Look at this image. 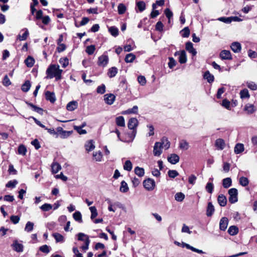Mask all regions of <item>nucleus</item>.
Masks as SVG:
<instances>
[{"label": "nucleus", "mask_w": 257, "mask_h": 257, "mask_svg": "<svg viewBox=\"0 0 257 257\" xmlns=\"http://www.w3.org/2000/svg\"><path fill=\"white\" fill-rule=\"evenodd\" d=\"M138 81L139 83L142 86H144L146 83V78L142 75H140L138 77Z\"/></svg>", "instance_id": "64"}, {"label": "nucleus", "mask_w": 257, "mask_h": 257, "mask_svg": "<svg viewBox=\"0 0 257 257\" xmlns=\"http://www.w3.org/2000/svg\"><path fill=\"white\" fill-rule=\"evenodd\" d=\"M123 167L124 170L127 171H131L133 168V165L131 161H126L123 165Z\"/></svg>", "instance_id": "39"}, {"label": "nucleus", "mask_w": 257, "mask_h": 257, "mask_svg": "<svg viewBox=\"0 0 257 257\" xmlns=\"http://www.w3.org/2000/svg\"><path fill=\"white\" fill-rule=\"evenodd\" d=\"M246 86L248 88L252 90H256L257 89V84L254 82H247L246 83Z\"/></svg>", "instance_id": "57"}, {"label": "nucleus", "mask_w": 257, "mask_h": 257, "mask_svg": "<svg viewBox=\"0 0 257 257\" xmlns=\"http://www.w3.org/2000/svg\"><path fill=\"white\" fill-rule=\"evenodd\" d=\"M217 201L221 206H225L226 204V198L223 194H220L218 196Z\"/></svg>", "instance_id": "21"}, {"label": "nucleus", "mask_w": 257, "mask_h": 257, "mask_svg": "<svg viewBox=\"0 0 257 257\" xmlns=\"http://www.w3.org/2000/svg\"><path fill=\"white\" fill-rule=\"evenodd\" d=\"M218 20L226 24H229L232 22L231 17H220L218 19Z\"/></svg>", "instance_id": "59"}, {"label": "nucleus", "mask_w": 257, "mask_h": 257, "mask_svg": "<svg viewBox=\"0 0 257 257\" xmlns=\"http://www.w3.org/2000/svg\"><path fill=\"white\" fill-rule=\"evenodd\" d=\"M168 161L171 164H176L179 162L180 157L176 154H172L167 158Z\"/></svg>", "instance_id": "10"}, {"label": "nucleus", "mask_w": 257, "mask_h": 257, "mask_svg": "<svg viewBox=\"0 0 257 257\" xmlns=\"http://www.w3.org/2000/svg\"><path fill=\"white\" fill-rule=\"evenodd\" d=\"M179 147L184 150H187L189 148V144L184 140H181L179 143Z\"/></svg>", "instance_id": "36"}, {"label": "nucleus", "mask_w": 257, "mask_h": 257, "mask_svg": "<svg viewBox=\"0 0 257 257\" xmlns=\"http://www.w3.org/2000/svg\"><path fill=\"white\" fill-rule=\"evenodd\" d=\"M181 36L184 38H188L190 35V30L188 27L184 28L180 32Z\"/></svg>", "instance_id": "43"}, {"label": "nucleus", "mask_w": 257, "mask_h": 257, "mask_svg": "<svg viewBox=\"0 0 257 257\" xmlns=\"http://www.w3.org/2000/svg\"><path fill=\"white\" fill-rule=\"evenodd\" d=\"M12 246L13 249L18 252H21L24 249L23 245L22 243H19L17 240L13 241Z\"/></svg>", "instance_id": "9"}, {"label": "nucleus", "mask_w": 257, "mask_h": 257, "mask_svg": "<svg viewBox=\"0 0 257 257\" xmlns=\"http://www.w3.org/2000/svg\"><path fill=\"white\" fill-rule=\"evenodd\" d=\"M115 99V96L111 93H107L104 95V100L108 105H111L114 102Z\"/></svg>", "instance_id": "8"}, {"label": "nucleus", "mask_w": 257, "mask_h": 257, "mask_svg": "<svg viewBox=\"0 0 257 257\" xmlns=\"http://www.w3.org/2000/svg\"><path fill=\"white\" fill-rule=\"evenodd\" d=\"M116 123L118 126H124L125 122L124 117L122 116H118L116 118Z\"/></svg>", "instance_id": "34"}, {"label": "nucleus", "mask_w": 257, "mask_h": 257, "mask_svg": "<svg viewBox=\"0 0 257 257\" xmlns=\"http://www.w3.org/2000/svg\"><path fill=\"white\" fill-rule=\"evenodd\" d=\"M109 32L114 37H116L118 34V30L115 27H110L109 29Z\"/></svg>", "instance_id": "51"}, {"label": "nucleus", "mask_w": 257, "mask_h": 257, "mask_svg": "<svg viewBox=\"0 0 257 257\" xmlns=\"http://www.w3.org/2000/svg\"><path fill=\"white\" fill-rule=\"evenodd\" d=\"M62 71L63 70L59 68V65H50L46 70L47 78L51 79L55 77L56 80H59L61 78Z\"/></svg>", "instance_id": "1"}, {"label": "nucleus", "mask_w": 257, "mask_h": 257, "mask_svg": "<svg viewBox=\"0 0 257 257\" xmlns=\"http://www.w3.org/2000/svg\"><path fill=\"white\" fill-rule=\"evenodd\" d=\"M89 209L91 213V219H93L98 215L96 208L95 206H91L89 207Z\"/></svg>", "instance_id": "45"}, {"label": "nucleus", "mask_w": 257, "mask_h": 257, "mask_svg": "<svg viewBox=\"0 0 257 257\" xmlns=\"http://www.w3.org/2000/svg\"><path fill=\"white\" fill-rule=\"evenodd\" d=\"M135 174L140 177H143L145 174V170L144 168L140 167H136L134 170Z\"/></svg>", "instance_id": "28"}, {"label": "nucleus", "mask_w": 257, "mask_h": 257, "mask_svg": "<svg viewBox=\"0 0 257 257\" xmlns=\"http://www.w3.org/2000/svg\"><path fill=\"white\" fill-rule=\"evenodd\" d=\"M95 50V47L94 45H91L88 46L86 48V52L88 55H92L93 54Z\"/></svg>", "instance_id": "52"}, {"label": "nucleus", "mask_w": 257, "mask_h": 257, "mask_svg": "<svg viewBox=\"0 0 257 257\" xmlns=\"http://www.w3.org/2000/svg\"><path fill=\"white\" fill-rule=\"evenodd\" d=\"M73 217L76 221L79 222H82V215L79 211H76L75 213H74L73 214Z\"/></svg>", "instance_id": "44"}, {"label": "nucleus", "mask_w": 257, "mask_h": 257, "mask_svg": "<svg viewBox=\"0 0 257 257\" xmlns=\"http://www.w3.org/2000/svg\"><path fill=\"white\" fill-rule=\"evenodd\" d=\"M174 55L175 56H179L178 60L181 64H184L187 62V56L184 50L177 51L175 53Z\"/></svg>", "instance_id": "5"}, {"label": "nucleus", "mask_w": 257, "mask_h": 257, "mask_svg": "<svg viewBox=\"0 0 257 257\" xmlns=\"http://www.w3.org/2000/svg\"><path fill=\"white\" fill-rule=\"evenodd\" d=\"M168 175L170 178H175L179 175V173L176 170H169L168 172Z\"/></svg>", "instance_id": "58"}, {"label": "nucleus", "mask_w": 257, "mask_h": 257, "mask_svg": "<svg viewBox=\"0 0 257 257\" xmlns=\"http://www.w3.org/2000/svg\"><path fill=\"white\" fill-rule=\"evenodd\" d=\"M229 201L231 203H234L238 200V191L236 188H231L228 190Z\"/></svg>", "instance_id": "2"}, {"label": "nucleus", "mask_w": 257, "mask_h": 257, "mask_svg": "<svg viewBox=\"0 0 257 257\" xmlns=\"http://www.w3.org/2000/svg\"><path fill=\"white\" fill-rule=\"evenodd\" d=\"M18 154L24 156L27 152V149L23 145H21L18 148Z\"/></svg>", "instance_id": "49"}, {"label": "nucleus", "mask_w": 257, "mask_h": 257, "mask_svg": "<svg viewBox=\"0 0 257 257\" xmlns=\"http://www.w3.org/2000/svg\"><path fill=\"white\" fill-rule=\"evenodd\" d=\"M185 247L187 248L188 249H190L194 252H196L200 254L204 253V252L203 251V250L196 248L187 243H186V244H185Z\"/></svg>", "instance_id": "37"}, {"label": "nucleus", "mask_w": 257, "mask_h": 257, "mask_svg": "<svg viewBox=\"0 0 257 257\" xmlns=\"http://www.w3.org/2000/svg\"><path fill=\"white\" fill-rule=\"evenodd\" d=\"M117 9L118 13L120 15L123 14L126 11V7L123 4H119Z\"/></svg>", "instance_id": "53"}, {"label": "nucleus", "mask_w": 257, "mask_h": 257, "mask_svg": "<svg viewBox=\"0 0 257 257\" xmlns=\"http://www.w3.org/2000/svg\"><path fill=\"white\" fill-rule=\"evenodd\" d=\"M52 172L53 174H56L61 169V165L57 162H53L51 165Z\"/></svg>", "instance_id": "19"}, {"label": "nucleus", "mask_w": 257, "mask_h": 257, "mask_svg": "<svg viewBox=\"0 0 257 257\" xmlns=\"http://www.w3.org/2000/svg\"><path fill=\"white\" fill-rule=\"evenodd\" d=\"M185 198V195L182 192L177 193L175 195V199L178 202H182Z\"/></svg>", "instance_id": "42"}, {"label": "nucleus", "mask_w": 257, "mask_h": 257, "mask_svg": "<svg viewBox=\"0 0 257 257\" xmlns=\"http://www.w3.org/2000/svg\"><path fill=\"white\" fill-rule=\"evenodd\" d=\"M136 58V56L134 54L129 53L125 56L124 60L126 63H132Z\"/></svg>", "instance_id": "33"}, {"label": "nucleus", "mask_w": 257, "mask_h": 257, "mask_svg": "<svg viewBox=\"0 0 257 257\" xmlns=\"http://www.w3.org/2000/svg\"><path fill=\"white\" fill-rule=\"evenodd\" d=\"M228 220L226 217H222L220 220L219 228L221 230H225L228 225Z\"/></svg>", "instance_id": "13"}, {"label": "nucleus", "mask_w": 257, "mask_h": 257, "mask_svg": "<svg viewBox=\"0 0 257 257\" xmlns=\"http://www.w3.org/2000/svg\"><path fill=\"white\" fill-rule=\"evenodd\" d=\"M77 107V102L75 101L69 102L66 106V108L69 111H73L76 109Z\"/></svg>", "instance_id": "24"}, {"label": "nucleus", "mask_w": 257, "mask_h": 257, "mask_svg": "<svg viewBox=\"0 0 257 257\" xmlns=\"http://www.w3.org/2000/svg\"><path fill=\"white\" fill-rule=\"evenodd\" d=\"M136 6L140 12H142L146 9V4L144 1H137Z\"/></svg>", "instance_id": "26"}, {"label": "nucleus", "mask_w": 257, "mask_h": 257, "mask_svg": "<svg viewBox=\"0 0 257 257\" xmlns=\"http://www.w3.org/2000/svg\"><path fill=\"white\" fill-rule=\"evenodd\" d=\"M56 133L60 135V136L62 139H65L68 137L72 133V131H66L63 130L62 127H58L56 128Z\"/></svg>", "instance_id": "6"}, {"label": "nucleus", "mask_w": 257, "mask_h": 257, "mask_svg": "<svg viewBox=\"0 0 257 257\" xmlns=\"http://www.w3.org/2000/svg\"><path fill=\"white\" fill-rule=\"evenodd\" d=\"M117 73V69L115 67H112L108 69L107 75L110 78L114 77Z\"/></svg>", "instance_id": "29"}, {"label": "nucleus", "mask_w": 257, "mask_h": 257, "mask_svg": "<svg viewBox=\"0 0 257 257\" xmlns=\"http://www.w3.org/2000/svg\"><path fill=\"white\" fill-rule=\"evenodd\" d=\"M214 212V207L211 202H208L207 210L206 215L207 216H211Z\"/></svg>", "instance_id": "22"}, {"label": "nucleus", "mask_w": 257, "mask_h": 257, "mask_svg": "<svg viewBox=\"0 0 257 257\" xmlns=\"http://www.w3.org/2000/svg\"><path fill=\"white\" fill-rule=\"evenodd\" d=\"M163 147L160 142H156L154 146L153 154L155 156H160L162 153Z\"/></svg>", "instance_id": "7"}, {"label": "nucleus", "mask_w": 257, "mask_h": 257, "mask_svg": "<svg viewBox=\"0 0 257 257\" xmlns=\"http://www.w3.org/2000/svg\"><path fill=\"white\" fill-rule=\"evenodd\" d=\"M25 32L22 35H18L17 36V39H19L20 41H25L27 39V37L29 35V32L27 29H25Z\"/></svg>", "instance_id": "46"}, {"label": "nucleus", "mask_w": 257, "mask_h": 257, "mask_svg": "<svg viewBox=\"0 0 257 257\" xmlns=\"http://www.w3.org/2000/svg\"><path fill=\"white\" fill-rule=\"evenodd\" d=\"M240 95L241 98H248L250 96L248 91L246 89H244L240 91Z\"/></svg>", "instance_id": "48"}, {"label": "nucleus", "mask_w": 257, "mask_h": 257, "mask_svg": "<svg viewBox=\"0 0 257 257\" xmlns=\"http://www.w3.org/2000/svg\"><path fill=\"white\" fill-rule=\"evenodd\" d=\"M93 156L96 161H101L102 155L100 152L94 153Z\"/></svg>", "instance_id": "60"}, {"label": "nucleus", "mask_w": 257, "mask_h": 257, "mask_svg": "<svg viewBox=\"0 0 257 257\" xmlns=\"http://www.w3.org/2000/svg\"><path fill=\"white\" fill-rule=\"evenodd\" d=\"M169 60L168 66L172 69L176 65V61L173 57H169Z\"/></svg>", "instance_id": "62"}, {"label": "nucleus", "mask_w": 257, "mask_h": 257, "mask_svg": "<svg viewBox=\"0 0 257 257\" xmlns=\"http://www.w3.org/2000/svg\"><path fill=\"white\" fill-rule=\"evenodd\" d=\"M232 185V181L230 178H226L222 180V185L224 188H228Z\"/></svg>", "instance_id": "27"}, {"label": "nucleus", "mask_w": 257, "mask_h": 257, "mask_svg": "<svg viewBox=\"0 0 257 257\" xmlns=\"http://www.w3.org/2000/svg\"><path fill=\"white\" fill-rule=\"evenodd\" d=\"M186 49L193 56H195L197 54L196 50L193 47V44L190 42L186 43Z\"/></svg>", "instance_id": "14"}, {"label": "nucleus", "mask_w": 257, "mask_h": 257, "mask_svg": "<svg viewBox=\"0 0 257 257\" xmlns=\"http://www.w3.org/2000/svg\"><path fill=\"white\" fill-rule=\"evenodd\" d=\"M3 84L5 86H9L11 84V82L7 75H5L3 79Z\"/></svg>", "instance_id": "63"}, {"label": "nucleus", "mask_w": 257, "mask_h": 257, "mask_svg": "<svg viewBox=\"0 0 257 257\" xmlns=\"http://www.w3.org/2000/svg\"><path fill=\"white\" fill-rule=\"evenodd\" d=\"M34 225V224L33 222L31 221L27 222L25 227V230L28 232H31L33 230Z\"/></svg>", "instance_id": "38"}, {"label": "nucleus", "mask_w": 257, "mask_h": 257, "mask_svg": "<svg viewBox=\"0 0 257 257\" xmlns=\"http://www.w3.org/2000/svg\"><path fill=\"white\" fill-rule=\"evenodd\" d=\"M222 105L228 110H230L231 109L230 102L226 99L223 100Z\"/></svg>", "instance_id": "61"}, {"label": "nucleus", "mask_w": 257, "mask_h": 257, "mask_svg": "<svg viewBox=\"0 0 257 257\" xmlns=\"http://www.w3.org/2000/svg\"><path fill=\"white\" fill-rule=\"evenodd\" d=\"M34 62L35 60L31 56H28L25 60V63L28 67H32L33 66Z\"/></svg>", "instance_id": "32"}, {"label": "nucleus", "mask_w": 257, "mask_h": 257, "mask_svg": "<svg viewBox=\"0 0 257 257\" xmlns=\"http://www.w3.org/2000/svg\"><path fill=\"white\" fill-rule=\"evenodd\" d=\"M128 190V187L127 183L124 181H122L121 182V185L120 187V191L123 193H125Z\"/></svg>", "instance_id": "41"}, {"label": "nucleus", "mask_w": 257, "mask_h": 257, "mask_svg": "<svg viewBox=\"0 0 257 257\" xmlns=\"http://www.w3.org/2000/svg\"><path fill=\"white\" fill-rule=\"evenodd\" d=\"M244 110L246 111L248 114H252L255 111L254 106L253 104L249 103L245 105Z\"/></svg>", "instance_id": "20"}, {"label": "nucleus", "mask_w": 257, "mask_h": 257, "mask_svg": "<svg viewBox=\"0 0 257 257\" xmlns=\"http://www.w3.org/2000/svg\"><path fill=\"white\" fill-rule=\"evenodd\" d=\"M244 151V145L242 144L238 143L234 147V151L235 154H239Z\"/></svg>", "instance_id": "23"}, {"label": "nucleus", "mask_w": 257, "mask_h": 257, "mask_svg": "<svg viewBox=\"0 0 257 257\" xmlns=\"http://www.w3.org/2000/svg\"><path fill=\"white\" fill-rule=\"evenodd\" d=\"M220 57L222 60H231L232 56L231 53L228 50H222L220 53Z\"/></svg>", "instance_id": "11"}, {"label": "nucleus", "mask_w": 257, "mask_h": 257, "mask_svg": "<svg viewBox=\"0 0 257 257\" xmlns=\"http://www.w3.org/2000/svg\"><path fill=\"white\" fill-rule=\"evenodd\" d=\"M238 232V228L234 225L230 226L228 229V232L231 235H236L237 234Z\"/></svg>", "instance_id": "31"}, {"label": "nucleus", "mask_w": 257, "mask_h": 257, "mask_svg": "<svg viewBox=\"0 0 257 257\" xmlns=\"http://www.w3.org/2000/svg\"><path fill=\"white\" fill-rule=\"evenodd\" d=\"M215 146L218 150H222L225 146L224 141L222 139H218L215 141Z\"/></svg>", "instance_id": "16"}, {"label": "nucleus", "mask_w": 257, "mask_h": 257, "mask_svg": "<svg viewBox=\"0 0 257 257\" xmlns=\"http://www.w3.org/2000/svg\"><path fill=\"white\" fill-rule=\"evenodd\" d=\"M73 128L74 130L76 131L80 135H84L87 133V132L85 130L82 129V127L79 126L74 125Z\"/></svg>", "instance_id": "54"}, {"label": "nucleus", "mask_w": 257, "mask_h": 257, "mask_svg": "<svg viewBox=\"0 0 257 257\" xmlns=\"http://www.w3.org/2000/svg\"><path fill=\"white\" fill-rule=\"evenodd\" d=\"M31 86V84L30 81L29 80H27L22 85L21 89L23 92H27L30 90Z\"/></svg>", "instance_id": "30"}, {"label": "nucleus", "mask_w": 257, "mask_h": 257, "mask_svg": "<svg viewBox=\"0 0 257 257\" xmlns=\"http://www.w3.org/2000/svg\"><path fill=\"white\" fill-rule=\"evenodd\" d=\"M46 99L51 103H54L56 101L55 95L54 92L47 91L45 93Z\"/></svg>", "instance_id": "15"}, {"label": "nucleus", "mask_w": 257, "mask_h": 257, "mask_svg": "<svg viewBox=\"0 0 257 257\" xmlns=\"http://www.w3.org/2000/svg\"><path fill=\"white\" fill-rule=\"evenodd\" d=\"M248 179L245 177H241L239 178V184L242 186H246L248 184Z\"/></svg>", "instance_id": "50"}, {"label": "nucleus", "mask_w": 257, "mask_h": 257, "mask_svg": "<svg viewBox=\"0 0 257 257\" xmlns=\"http://www.w3.org/2000/svg\"><path fill=\"white\" fill-rule=\"evenodd\" d=\"M59 63L63 68H65L69 64V59L67 57L61 58L59 60Z\"/></svg>", "instance_id": "47"}, {"label": "nucleus", "mask_w": 257, "mask_h": 257, "mask_svg": "<svg viewBox=\"0 0 257 257\" xmlns=\"http://www.w3.org/2000/svg\"><path fill=\"white\" fill-rule=\"evenodd\" d=\"M160 143L161 144V146L163 147V148H164L165 150L168 149L170 147V143L166 137H163L161 140Z\"/></svg>", "instance_id": "17"}, {"label": "nucleus", "mask_w": 257, "mask_h": 257, "mask_svg": "<svg viewBox=\"0 0 257 257\" xmlns=\"http://www.w3.org/2000/svg\"><path fill=\"white\" fill-rule=\"evenodd\" d=\"M53 236L56 239L57 242H63L64 241L63 236L59 233H54L53 234Z\"/></svg>", "instance_id": "35"}, {"label": "nucleus", "mask_w": 257, "mask_h": 257, "mask_svg": "<svg viewBox=\"0 0 257 257\" xmlns=\"http://www.w3.org/2000/svg\"><path fill=\"white\" fill-rule=\"evenodd\" d=\"M53 208V206L49 203H45L40 207V208L43 211H48L51 210Z\"/></svg>", "instance_id": "40"}, {"label": "nucleus", "mask_w": 257, "mask_h": 257, "mask_svg": "<svg viewBox=\"0 0 257 257\" xmlns=\"http://www.w3.org/2000/svg\"><path fill=\"white\" fill-rule=\"evenodd\" d=\"M205 189L207 192L211 194L214 189V185L211 182H208L206 185Z\"/></svg>", "instance_id": "56"}, {"label": "nucleus", "mask_w": 257, "mask_h": 257, "mask_svg": "<svg viewBox=\"0 0 257 257\" xmlns=\"http://www.w3.org/2000/svg\"><path fill=\"white\" fill-rule=\"evenodd\" d=\"M85 147H86V150L87 151L89 152V151L93 150L95 148V146L94 145L93 141L91 140L89 141L88 142V143L85 145Z\"/></svg>", "instance_id": "55"}, {"label": "nucleus", "mask_w": 257, "mask_h": 257, "mask_svg": "<svg viewBox=\"0 0 257 257\" xmlns=\"http://www.w3.org/2000/svg\"><path fill=\"white\" fill-rule=\"evenodd\" d=\"M143 185L146 190L148 191H152L155 188V182L153 179L148 178L144 181Z\"/></svg>", "instance_id": "3"}, {"label": "nucleus", "mask_w": 257, "mask_h": 257, "mask_svg": "<svg viewBox=\"0 0 257 257\" xmlns=\"http://www.w3.org/2000/svg\"><path fill=\"white\" fill-rule=\"evenodd\" d=\"M138 124V121L136 118H131L128 122V127L130 130H135Z\"/></svg>", "instance_id": "12"}, {"label": "nucleus", "mask_w": 257, "mask_h": 257, "mask_svg": "<svg viewBox=\"0 0 257 257\" xmlns=\"http://www.w3.org/2000/svg\"><path fill=\"white\" fill-rule=\"evenodd\" d=\"M108 60V56L104 54L98 57L97 65L99 66L104 67L107 65Z\"/></svg>", "instance_id": "4"}, {"label": "nucleus", "mask_w": 257, "mask_h": 257, "mask_svg": "<svg viewBox=\"0 0 257 257\" xmlns=\"http://www.w3.org/2000/svg\"><path fill=\"white\" fill-rule=\"evenodd\" d=\"M204 79H206L209 83H212L214 81V76L211 74L209 71H207L204 74Z\"/></svg>", "instance_id": "25"}, {"label": "nucleus", "mask_w": 257, "mask_h": 257, "mask_svg": "<svg viewBox=\"0 0 257 257\" xmlns=\"http://www.w3.org/2000/svg\"><path fill=\"white\" fill-rule=\"evenodd\" d=\"M230 48L234 53H238L240 51L241 47L239 43L235 42L232 43Z\"/></svg>", "instance_id": "18"}]
</instances>
